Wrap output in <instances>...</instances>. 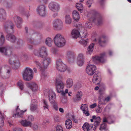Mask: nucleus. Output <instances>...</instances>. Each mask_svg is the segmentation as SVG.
Instances as JSON below:
<instances>
[{
    "label": "nucleus",
    "mask_w": 131,
    "mask_h": 131,
    "mask_svg": "<svg viewBox=\"0 0 131 131\" xmlns=\"http://www.w3.org/2000/svg\"><path fill=\"white\" fill-rule=\"evenodd\" d=\"M33 54L35 56L45 59L41 64L38 62L35 61V63L36 66L39 68L41 72V80H43L47 77L46 74V69L51 62L50 58L46 57L48 55L47 51L46 48L44 46L39 48L38 49H35L33 51Z\"/></svg>",
    "instance_id": "obj_1"
},
{
    "label": "nucleus",
    "mask_w": 131,
    "mask_h": 131,
    "mask_svg": "<svg viewBox=\"0 0 131 131\" xmlns=\"http://www.w3.org/2000/svg\"><path fill=\"white\" fill-rule=\"evenodd\" d=\"M14 26V24L10 21H6L4 24V29L8 33L6 36V38L13 43L15 42L16 41L17 45H21L23 43L22 41L20 39L16 40L15 36L12 34L13 32Z\"/></svg>",
    "instance_id": "obj_2"
},
{
    "label": "nucleus",
    "mask_w": 131,
    "mask_h": 131,
    "mask_svg": "<svg viewBox=\"0 0 131 131\" xmlns=\"http://www.w3.org/2000/svg\"><path fill=\"white\" fill-rule=\"evenodd\" d=\"M55 86L57 92L61 93L62 95L65 96L66 94L68 92V90L66 89L63 91V89L65 86L64 83L61 80L58 79H57L55 81Z\"/></svg>",
    "instance_id": "obj_3"
},
{
    "label": "nucleus",
    "mask_w": 131,
    "mask_h": 131,
    "mask_svg": "<svg viewBox=\"0 0 131 131\" xmlns=\"http://www.w3.org/2000/svg\"><path fill=\"white\" fill-rule=\"evenodd\" d=\"M45 95L49 97L50 102L51 103H54L53 107L55 110L57 111L58 110V107L57 103H54L56 95L55 92L51 90L48 89H45L44 91Z\"/></svg>",
    "instance_id": "obj_4"
},
{
    "label": "nucleus",
    "mask_w": 131,
    "mask_h": 131,
    "mask_svg": "<svg viewBox=\"0 0 131 131\" xmlns=\"http://www.w3.org/2000/svg\"><path fill=\"white\" fill-rule=\"evenodd\" d=\"M53 41L55 45L58 47H63L66 43L65 39L60 34L56 35L53 38Z\"/></svg>",
    "instance_id": "obj_5"
},
{
    "label": "nucleus",
    "mask_w": 131,
    "mask_h": 131,
    "mask_svg": "<svg viewBox=\"0 0 131 131\" xmlns=\"http://www.w3.org/2000/svg\"><path fill=\"white\" fill-rule=\"evenodd\" d=\"M79 31L77 29H73L71 32V37L73 38H77L80 35L79 31H82L81 32L83 33L82 37L85 38L86 35L84 27H82L81 24L80 25L79 27Z\"/></svg>",
    "instance_id": "obj_6"
},
{
    "label": "nucleus",
    "mask_w": 131,
    "mask_h": 131,
    "mask_svg": "<svg viewBox=\"0 0 131 131\" xmlns=\"http://www.w3.org/2000/svg\"><path fill=\"white\" fill-rule=\"evenodd\" d=\"M32 69L27 67L25 69L23 74V79L26 81H28L33 78Z\"/></svg>",
    "instance_id": "obj_7"
},
{
    "label": "nucleus",
    "mask_w": 131,
    "mask_h": 131,
    "mask_svg": "<svg viewBox=\"0 0 131 131\" xmlns=\"http://www.w3.org/2000/svg\"><path fill=\"white\" fill-rule=\"evenodd\" d=\"M56 67L57 70L61 72H64L67 69L66 65L60 58L58 59L56 61Z\"/></svg>",
    "instance_id": "obj_8"
},
{
    "label": "nucleus",
    "mask_w": 131,
    "mask_h": 131,
    "mask_svg": "<svg viewBox=\"0 0 131 131\" xmlns=\"http://www.w3.org/2000/svg\"><path fill=\"white\" fill-rule=\"evenodd\" d=\"M96 70V66L92 64H89L86 67L85 71L86 73L90 76L92 75Z\"/></svg>",
    "instance_id": "obj_9"
},
{
    "label": "nucleus",
    "mask_w": 131,
    "mask_h": 131,
    "mask_svg": "<svg viewBox=\"0 0 131 131\" xmlns=\"http://www.w3.org/2000/svg\"><path fill=\"white\" fill-rule=\"evenodd\" d=\"M52 25L55 29L60 30L63 27V23L62 21L59 19H54L53 21Z\"/></svg>",
    "instance_id": "obj_10"
},
{
    "label": "nucleus",
    "mask_w": 131,
    "mask_h": 131,
    "mask_svg": "<svg viewBox=\"0 0 131 131\" xmlns=\"http://www.w3.org/2000/svg\"><path fill=\"white\" fill-rule=\"evenodd\" d=\"M105 56V53H104L101 54L100 56H96L93 57L92 60L95 63H103L105 61L104 58Z\"/></svg>",
    "instance_id": "obj_11"
},
{
    "label": "nucleus",
    "mask_w": 131,
    "mask_h": 131,
    "mask_svg": "<svg viewBox=\"0 0 131 131\" xmlns=\"http://www.w3.org/2000/svg\"><path fill=\"white\" fill-rule=\"evenodd\" d=\"M92 80L93 82L96 84H99L100 87L103 86L104 84L100 82L101 77L99 73L95 74L93 77Z\"/></svg>",
    "instance_id": "obj_12"
},
{
    "label": "nucleus",
    "mask_w": 131,
    "mask_h": 131,
    "mask_svg": "<svg viewBox=\"0 0 131 131\" xmlns=\"http://www.w3.org/2000/svg\"><path fill=\"white\" fill-rule=\"evenodd\" d=\"M9 63L10 64L15 68H18L20 66V63L18 59L14 57L10 59Z\"/></svg>",
    "instance_id": "obj_13"
},
{
    "label": "nucleus",
    "mask_w": 131,
    "mask_h": 131,
    "mask_svg": "<svg viewBox=\"0 0 131 131\" xmlns=\"http://www.w3.org/2000/svg\"><path fill=\"white\" fill-rule=\"evenodd\" d=\"M0 52L3 54L9 56L12 53V49L8 46L0 47Z\"/></svg>",
    "instance_id": "obj_14"
},
{
    "label": "nucleus",
    "mask_w": 131,
    "mask_h": 131,
    "mask_svg": "<svg viewBox=\"0 0 131 131\" xmlns=\"http://www.w3.org/2000/svg\"><path fill=\"white\" fill-rule=\"evenodd\" d=\"M49 8L52 11L57 12L60 9L59 5L57 3L54 2H51L49 5Z\"/></svg>",
    "instance_id": "obj_15"
},
{
    "label": "nucleus",
    "mask_w": 131,
    "mask_h": 131,
    "mask_svg": "<svg viewBox=\"0 0 131 131\" xmlns=\"http://www.w3.org/2000/svg\"><path fill=\"white\" fill-rule=\"evenodd\" d=\"M46 7L43 5H41L38 7L37 10L39 14L42 16H44L45 15Z\"/></svg>",
    "instance_id": "obj_16"
},
{
    "label": "nucleus",
    "mask_w": 131,
    "mask_h": 131,
    "mask_svg": "<svg viewBox=\"0 0 131 131\" xmlns=\"http://www.w3.org/2000/svg\"><path fill=\"white\" fill-rule=\"evenodd\" d=\"M27 86L30 88L34 92H36L37 91L38 88V85L35 83L32 82L28 83Z\"/></svg>",
    "instance_id": "obj_17"
},
{
    "label": "nucleus",
    "mask_w": 131,
    "mask_h": 131,
    "mask_svg": "<svg viewBox=\"0 0 131 131\" xmlns=\"http://www.w3.org/2000/svg\"><path fill=\"white\" fill-rule=\"evenodd\" d=\"M13 19L17 25L18 28H20L22 23L21 18L19 16H15L13 17Z\"/></svg>",
    "instance_id": "obj_18"
},
{
    "label": "nucleus",
    "mask_w": 131,
    "mask_h": 131,
    "mask_svg": "<svg viewBox=\"0 0 131 131\" xmlns=\"http://www.w3.org/2000/svg\"><path fill=\"white\" fill-rule=\"evenodd\" d=\"M83 113L87 116H89L90 114L89 113L88 108L87 104H82L80 107Z\"/></svg>",
    "instance_id": "obj_19"
},
{
    "label": "nucleus",
    "mask_w": 131,
    "mask_h": 131,
    "mask_svg": "<svg viewBox=\"0 0 131 131\" xmlns=\"http://www.w3.org/2000/svg\"><path fill=\"white\" fill-rule=\"evenodd\" d=\"M19 106H18L16 109V113L13 115L14 117H22L24 113L26 112V110H25L24 111L20 110L19 108Z\"/></svg>",
    "instance_id": "obj_20"
},
{
    "label": "nucleus",
    "mask_w": 131,
    "mask_h": 131,
    "mask_svg": "<svg viewBox=\"0 0 131 131\" xmlns=\"http://www.w3.org/2000/svg\"><path fill=\"white\" fill-rule=\"evenodd\" d=\"M6 14L5 10L2 8H0V20L3 21L6 18Z\"/></svg>",
    "instance_id": "obj_21"
},
{
    "label": "nucleus",
    "mask_w": 131,
    "mask_h": 131,
    "mask_svg": "<svg viewBox=\"0 0 131 131\" xmlns=\"http://www.w3.org/2000/svg\"><path fill=\"white\" fill-rule=\"evenodd\" d=\"M64 19V23L65 24L67 25H70L71 24L72 19L69 15H66L65 16Z\"/></svg>",
    "instance_id": "obj_22"
},
{
    "label": "nucleus",
    "mask_w": 131,
    "mask_h": 131,
    "mask_svg": "<svg viewBox=\"0 0 131 131\" xmlns=\"http://www.w3.org/2000/svg\"><path fill=\"white\" fill-rule=\"evenodd\" d=\"M72 17L74 20L77 21L80 18V16L79 12L76 10H74L72 13Z\"/></svg>",
    "instance_id": "obj_23"
},
{
    "label": "nucleus",
    "mask_w": 131,
    "mask_h": 131,
    "mask_svg": "<svg viewBox=\"0 0 131 131\" xmlns=\"http://www.w3.org/2000/svg\"><path fill=\"white\" fill-rule=\"evenodd\" d=\"M20 123L24 127L31 126L32 123L26 120H22L20 121Z\"/></svg>",
    "instance_id": "obj_24"
},
{
    "label": "nucleus",
    "mask_w": 131,
    "mask_h": 131,
    "mask_svg": "<svg viewBox=\"0 0 131 131\" xmlns=\"http://www.w3.org/2000/svg\"><path fill=\"white\" fill-rule=\"evenodd\" d=\"M73 85V80L70 78L66 80V87L70 88L72 87Z\"/></svg>",
    "instance_id": "obj_25"
},
{
    "label": "nucleus",
    "mask_w": 131,
    "mask_h": 131,
    "mask_svg": "<svg viewBox=\"0 0 131 131\" xmlns=\"http://www.w3.org/2000/svg\"><path fill=\"white\" fill-rule=\"evenodd\" d=\"M37 103V100H32L31 102V105L30 106V109L32 111H34L37 108V105L36 104H34Z\"/></svg>",
    "instance_id": "obj_26"
},
{
    "label": "nucleus",
    "mask_w": 131,
    "mask_h": 131,
    "mask_svg": "<svg viewBox=\"0 0 131 131\" xmlns=\"http://www.w3.org/2000/svg\"><path fill=\"white\" fill-rule=\"evenodd\" d=\"M98 100V106H100L102 104L105 105L106 104L103 97L101 95H100L99 96Z\"/></svg>",
    "instance_id": "obj_27"
},
{
    "label": "nucleus",
    "mask_w": 131,
    "mask_h": 131,
    "mask_svg": "<svg viewBox=\"0 0 131 131\" xmlns=\"http://www.w3.org/2000/svg\"><path fill=\"white\" fill-rule=\"evenodd\" d=\"M45 43L48 46L51 47L52 46L53 40L49 37L47 38L46 39Z\"/></svg>",
    "instance_id": "obj_28"
},
{
    "label": "nucleus",
    "mask_w": 131,
    "mask_h": 131,
    "mask_svg": "<svg viewBox=\"0 0 131 131\" xmlns=\"http://www.w3.org/2000/svg\"><path fill=\"white\" fill-rule=\"evenodd\" d=\"M66 127L67 129H70L72 127V123L70 119H68L65 121Z\"/></svg>",
    "instance_id": "obj_29"
},
{
    "label": "nucleus",
    "mask_w": 131,
    "mask_h": 131,
    "mask_svg": "<svg viewBox=\"0 0 131 131\" xmlns=\"http://www.w3.org/2000/svg\"><path fill=\"white\" fill-rule=\"evenodd\" d=\"M67 56L68 57H70L69 58V61L70 62H73L74 61V58L72 56V53L71 51H68L66 53Z\"/></svg>",
    "instance_id": "obj_30"
},
{
    "label": "nucleus",
    "mask_w": 131,
    "mask_h": 131,
    "mask_svg": "<svg viewBox=\"0 0 131 131\" xmlns=\"http://www.w3.org/2000/svg\"><path fill=\"white\" fill-rule=\"evenodd\" d=\"M94 44L92 43L88 47L87 50V54H90L92 53L93 50Z\"/></svg>",
    "instance_id": "obj_31"
},
{
    "label": "nucleus",
    "mask_w": 131,
    "mask_h": 131,
    "mask_svg": "<svg viewBox=\"0 0 131 131\" xmlns=\"http://www.w3.org/2000/svg\"><path fill=\"white\" fill-rule=\"evenodd\" d=\"M101 122V118L100 117H96L94 123V126L96 127L100 124Z\"/></svg>",
    "instance_id": "obj_32"
},
{
    "label": "nucleus",
    "mask_w": 131,
    "mask_h": 131,
    "mask_svg": "<svg viewBox=\"0 0 131 131\" xmlns=\"http://www.w3.org/2000/svg\"><path fill=\"white\" fill-rule=\"evenodd\" d=\"M76 6L78 9L79 10L80 12H82L83 9V5L81 3H76Z\"/></svg>",
    "instance_id": "obj_33"
},
{
    "label": "nucleus",
    "mask_w": 131,
    "mask_h": 131,
    "mask_svg": "<svg viewBox=\"0 0 131 131\" xmlns=\"http://www.w3.org/2000/svg\"><path fill=\"white\" fill-rule=\"evenodd\" d=\"M5 39L3 33L0 32V46H2L4 43Z\"/></svg>",
    "instance_id": "obj_34"
},
{
    "label": "nucleus",
    "mask_w": 131,
    "mask_h": 131,
    "mask_svg": "<svg viewBox=\"0 0 131 131\" xmlns=\"http://www.w3.org/2000/svg\"><path fill=\"white\" fill-rule=\"evenodd\" d=\"M83 95V93L81 91H79L76 95V99L77 100L80 101L81 99V96Z\"/></svg>",
    "instance_id": "obj_35"
},
{
    "label": "nucleus",
    "mask_w": 131,
    "mask_h": 131,
    "mask_svg": "<svg viewBox=\"0 0 131 131\" xmlns=\"http://www.w3.org/2000/svg\"><path fill=\"white\" fill-rule=\"evenodd\" d=\"M90 125V124L87 122L84 123L82 127L84 131H88Z\"/></svg>",
    "instance_id": "obj_36"
},
{
    "label": "nucleus",
    "mask_w": 131,
    "mask_h": 131,
    "mask_svg": "<svg viewBox=\"0 0 131 131\" xmlns=\"http://www.w3.org/2000/svg\"><path fill=\"white\" fill-rule=\"evenodd\" d=\"M17 85L19 88L22 90L24 88V84L23 82L21 81H20L17 83Z\"/></svg>",
    "instance_id": "obj_37"
},
{
    "label": "nucleus",
    "mask_w": 131,
    "mask_h": 131,
    "mask_svg": "<svg viewBox=\"0 0 131 131\" xmlns=\"http://www.w3.org/2000/svg\"><path fill=\"white\" fill-rule=\"evenodd\" d=\"M43 108L44 110H46L47 109L48 110V108L49 107V105L48 103L46 100H43Z\"/></svg>",
    "instance_id": "obj_38"
},
{
    "label": "nucleus",
    "mask_w": 131,
    "mask_h": 131,
    "mask_svg": "<svg viewBox=\"0 0 131 131\" xmlns=\"http://www.w3.org/2000/svg\"><path fill=\"white\" fill-rule=\"evenodd\" d=\"M106 124L104 123H103L101 125V126L100 128V130L102 131L103 129L105 130V131H109L108 129H106Z\"/></svg>",
    "instance_id": "obj_39"
},
{
    "label": "nucleus",
    "mask_w": 131,
    "mask_h": 131,
    "mask_svg": "<svg viewBox=\"0 0 131 131\" xmlns=\"http://www.w3.org/2000/svg\"><path fill=\"white\" fill-rule=\"evenodd\" d=\"M88 41V39L86 40L82 39L79 42L83 46H86Z\"/></svg>",
    "instance_id": "obj_40"
},
{
    "label": "nucleus",
    "mask_w": 131,
    "mask_h": 131,
    "mask_svg": "<svg viewBox=\"0 0 131 131\" xmlns=\"http://www.w3.org/2000/svg\"><path fill=\"white\" fill-rule=\"evenodd\" d=\"M84 60H78L77 64L79 66H82L84 64Z\"/></svg>",
    "instance_id": "obj_41"
},
{
    "label": "nucleus",
    "mask_w": 131,
    "mask_h": 131,
    "mask_svg": "<svg viewBox=\"0 0 131 131\" xmlns=\"http://www.w3.org/2000/svg\"><path fill=\"white\" fill-rule=\"evenodd\" d=\"M102 38L101 39H99L97 40H96V39H95V41H98L99 45L101 46H104V45H103V44H104L105 42V41H102Z\"/></svg>",
    "instance_id": "obj_42"
},
{
    "label": "nucleus",
    "mask_w": 131,
    "mask_h": 131,
    "mask_svg": "<svg viewBox=\"0 0 131 131\" xmlns=\"http://www.w3.org/2000/svg\"><path fill=\"white\" fill-rule=\"evenodd\" d=\"M88 131H95V127L93 125L90 124Z\"/></svg>",
    "instance_id": "obj_43"
},
{
    "label": "nucleus",
    "mask_w": 131,
    "mask_h": 131,
    "mask_svg": "<svg viewBox=\"0 0 131 131\" xmlns=\"http://www.w3.org/2000/svg\"><path fill=\"white\" fill-rule=\"evenodd\" d=\"M4 117H0V127H3L4 125Z\"/></svg>",
    "instance_id": "obj_44"
},
{
    "label": "nucleus",
    "mask_w": 131,
    "mask_h": 131,
    "mask_svg": "<svg viewBox=\"0 0 131 131\" xmlns=\"http://www.w3.org/2000/svg\"><path fill=\"white\" fill-rule=\"evenodd\" d=\"M78 60H84L83 54L82 53H79L77 57Z\"/></svg>",
    "instance_id": "obj_45"
},
{
    "label": "nucleus",
    "mask_w": 131,
    "mask_h": 131,
    "mask_svg": "<svg viewBox=\"0 0 131 131\" xmlns=\"http://www.w3.org/2000/svg\"><path fill=\"white\" fill-rule=\"evenodd\" d=\"M56 131H63V128L61 125H58L57 126Z\"/></svg>",
    "instance_id": "obj_46"
},
{
    "label": "nucleus",
    "mask_w": 131,
    "mask_h": 131,
    "mask_svg": "<svg viewBox=\"0 0 131 131\" xmlns=\"http://www.w3.org/2000/svg\"><path fill=\"white\" fill-rule=\"evenodd\" d=\"M23 60L25 61H27L29 60L28 56L25 54H24L23 56Z\"/></svg>",
    "instance_id": "obj_47"
},
{
    "label": "nucleus",
    "mask_w": 131,
    "mask_h": 131,
    "mask_svg": "<svg viewBox=\"0 0 131 131\" xmlns=\"http://www.w3.org/2000/svg\"><path fill=\"white\" fill-rule=\"evenodd\" d=\"M85 27L90 28L91 27V24L90 22H87L85 24Z\"/></svg>",
    "instance_id": "obj_48"
},
{
    "label": "nucleus",
    "mask_w": 131,
    "mask_h": 131,
    "mask_svg": "<svg viewBox=\"0 0 131 131\" xmlns=\"http://www.w3.org/2000/svg\"><path fill=\"white\" fill-rule=\"evenodd\" d=\"M93 2V0H88L87 2V4L88 6V7H90L91 6V4Z\"/></svg>",
    "instance_id": "obj_49"
},
{
    "label": "nucleus",
    "mask_w": 131,
    "mask_h": 131,
    "mask_svg": "<svg viewBox=\"0 0 131 131\" xmlns=\"http://www.w3.org/2000/svg\"><path fill=\"white\" fill-rule=\"evenodd\" d=\"M98 108L96 110V112L97 113H100L102 112V110H101V108L100 106H98Z\"/></svg>",
    "instance_id": "obj_50"
},
{
    "label": "nucleus",
    "mask_w": 131,
    "mask_h": 131,
    "mask_svg": "<svg viewBox=\"0 0 131 131\" xmlns=\"http://www.w3.org/2000/svg\"><path fill=\"white\" fill-rule=\"evenodd\" d=\"M28 119L30 121H33L34 119L33 116L31 115H29L28 116Z\"/></svg>",
    "instance_id": "obj_51"
},
{
    "label": "nucleus",
    "mask_w": 131,
    "mask_h": 131,
    "mask_svg": "<svg viewBox=\"0 0 131 131\" xmlns=\"http://www.w3.org/2000/svg\"><path fill=\"white\" fill-rule=\"evenodd\" d=\"M97 106V104L96 103H94L90 105V108H93L96 107Z\"/></svg>",
    "instance_id": "obj_52"
},
{
    "label": "nucleus",
    "mask_w": 131,
    "mask_h": 131,
    "mask_svg": "<svg viewBox=\"0 0 131 131\" xmlns=\"http://www.w3.org/2000/svg\"><path fill=\"white\" fill-rule=\"evenodd\" d=\"M27 41L28 42L31 44H33V39L30 38H28L27 39Z\"/></svg>",
    "instance_id": "obj_53"
},
{
    "label": "nucleus",
    "mask_w": 131,
    "mask_h": 131,
    "mask_svg": "<svg viewBox=\"0 0 131 131\" xmlns=\"http://www.w3.org/2000/svg\"><path fill=\"white\" fill-rule=\"evenodd\" d=\"M32 128L36 130L38 129V125H37L36 124H34L33 125Z\"/></svg>",
    "instance_id": "obj_54"
},
{
    "label": "nucleus",
    "mask_w": 131,
    "mask_h": 131,
    "mask_svg": "<svg viewBox=\"0 0 131 131\" xmlns=\"http://www.w3.org/2000/svg\"><path fill=\"white\" fill-rule=\"evenodd\" d=\"M96 116L95 115L93 116H92V119H90L91 121V122H94L95 119H96Z\"/></svg>",
    "instance_id": "obj_55"
},
{
    "label": "nucleus",
    "mask_w": 131,
    "mask_h": 131,
    "mask_svg": "<svg viewBox=\"0 0 131 131\" xmlns=\"http://www.w3.org/2000/svg\"><path fill=\"white\" fill-rule=\"evenodd\" d=\"M98 24L99 25H100L102 23L103 21L101 18L97 19Z\"/></svg>",
    "instance_id": "obj_56"
},
{
    "label": "nucleus",
    "mask_w": 131,
    "mask_h": 131,
    "mask_svg": "<svg viewBox=\"0 0 131 131\" xmlns=\"http://www.w3.org/2000/svg\"><path fill=\"white\" fill-rule=\"evenodd\" d=\"M110 98L109 96H108L107 97L105 98L104 99L105 101H106L107 102L108 101L110 100Z\"/></svg>",
    "instance_id": "obj_57"
},
{
    "label": "nucleus",
    "mask_w": 131,
    "mask_h": 131,
    "mask_svg": "<svg viewBox=\"0 0 131 131\" xmlns=\"http://www.w3.org/2000/svg\"><path fill=\"white\" fill-rule=\"evenodd\" d=\"M13 131H22V130L19 128H17L15 129Z\"/></svg>",
    "instance_id": "obj_58"
},
{
    "label": "nucleus",
    "mask_w": 131,
    "mask_h": 131,
    "mask_svg": "<svg viewBox=\"0 0 131 131\" xmlns=\"http://www.w3.org/2000/svg\"><path fill=\"white\" fill-rule=\"evenodd\" d=\"M61 101L62 103H66L67 102V100L63 98L62 99Z\"/></svg>",
    "instance_id": "obj_59"
},
{
    "label": "nucleus",
    "mask_w": 131,
    "mask_h": 131,
    "mask_svg": "<svg viewBox=\"0 0 131 131\" xmlns=\"http://www.w3.org/2000/svg\"><path fill=\"white\" fill-rule=\"evenodd\" d=\"M97 20V19L95 17H92L90 19V20L91 21L92 20L93 22H95L96 21V20Z\"/></svg>",
    "instance_id": "obj_60"
},
{
    "label": "nucleus",
    "mask_w": 131,
    "mask_h": 131,
    "mask_svg": "<svg viewBox=\"0 0 131 131\" xmlns=\"http://www.w3.org/2000/svg\"><path fill=\"white\" fill-rule=\"evenodd\" d=\"M58 13H54L53 15V17H56L58 15Z\"/></svg>",
    "instance_id": "obj_61"
},
{
    "label": "nucleus",
    "mask_w": 131,
    "mask_h": 131,
    "mask_svg": "<svg viewBox=\"0 0 131 131\" xmlns=\"http://www.w3.org/2000/svg\"><path fill=\"white\" fill-rule=\"evenodd\" d=\"M107 119L106 117H104L103 119V122L104 123L105 122H107Z\"/></svg>",
    "instance_id": "obj_62"
},
{
    "label": "nucleus",
    "mask_w": 131,
    "mask_h": 131,
    "mask_svg": "<svg viewBox=\"0 0 131 131\" xmlns=\"http://www.w3.org/2000/svg\"><path fill=\"white\" fill-rule=\"evenodd\" d=\"M59 110L60 112L63 113L64 112L63 109L62 108H60L59 109Z\"/></svg>",
    "instance_id": "obj_63"
},
{
    "label": "nucleus",
    "mask_w": 131,
    "mask_h": 131,
    "mask_svg": "<svg viewBox=\"0 0 131 131\" xmlns=\"http://www.w3.org/2000/svg\"><path fill=\"white\" fill-rule=\"evenodd\" d=\"M28 48L30 49H31L33 48V46L31 45H29L28 46Z\"/></svg>",
    "instance_id": "obj_64"
}]
</instances>
